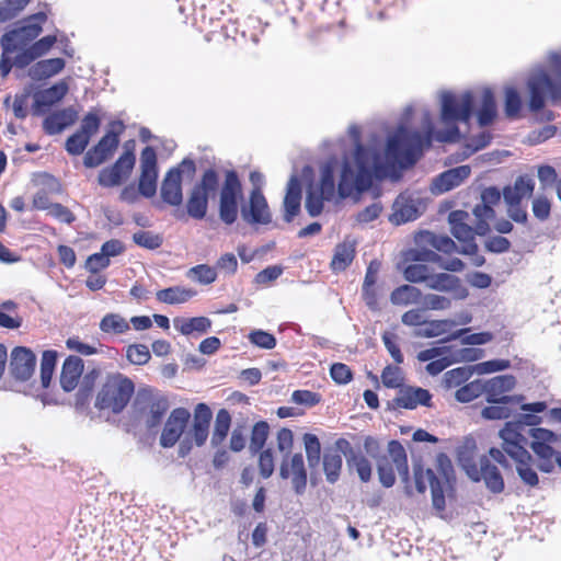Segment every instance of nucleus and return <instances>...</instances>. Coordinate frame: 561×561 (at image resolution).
<instances>
[{
  "label": "nucleus",
  "instance_id": "nucleus-17",
  "mask_svg": "<svg viewBox=\"0 0 561 561\" xmlns=\"http://www.w3.org/2000/svg\"><path fill=\"white\" fill-rule=\"evenodd\" d=\"M136 158L131 151H125L116 162L108 168H104L99 173V184L103 187H115L126 180L135 165Z\"/></svg>",
  "mask_w": 561,
  "mask_h": 561
},
{
  "label": "nucleus",
  "instance_id": "nucleus-23",
  "mask_svg": "<svg viewBox=\"0 0 561 561\" xmlns=\"http://www.w3.org/2000/svg\"><path fill=\"white\" fill-rule=\"evenodd\" d=\"M211 411L205 403H198L194 410L193 425L186 433L197 446H203L208 438Z\"/></svg>",
  "mask_w": 561,
  "mask_h": 561
},
{
  "label": "nucleus",
  "instance_id": "nucleus-5",
  "mask_svg": "<svg viewBox=\"0 0 561 561\" xmlns=\"http://www.w3.org/2000/svg\"><path fill=\"white\" fill-rule=\"evenodd\" d=\"M520 410L523 413L514 421L506 422L500 431L502 447H528L527 427L534 428L542 423V417L538 414L547 410V403L545 401L524 403Z\"/></svg>",
  "mask_w": 561,
  "mask_h": 561
},
{
  "label": "nucleus",
  "instance_id": "nucleus-44",
  "mask_svg": "<svg viewBox=\"0 0 561 561\" xmlns=\"http://www.w3.org/2000/svg\"><path fill=\"white\" fill-rule=\"evenodd\" d=\"M469 331V328L457 330L456 332L450 334L445 341H451L461 337V344L463 345H483L493 340V334L490 332L467 334Z\"/></svg>",
  "mask_w": 561,
  "mask_h": 561
},
{
  "label": "nucleus",
  "instance_id": "nucleus-16",
  "mask_svg": "<svg viewBox=\"0 0 561 561\" xmlns=\"http://www.w3.org/2000/svg\"><path fill=\"white\" fill-rule=\"evenodd\" d=\"M140 178L138 190L139 194L149 198L157 192V153L152 147H146L140 154Z\"/></svg>",
  "mask_w": 561,
  "mask_h": 561
},
{
  "label": "nucleus",
  "instance_id": "nucleus-22",
  "mask_svg": "<svg viewBox=\"0 0 561 561\" xmlns=\"http://www.w3.org/2000/svg\"><path fill=\"white\" fill-rule=\"evenodd\" d=\"M427 288L447 293L454 300H463L469 296L468 288L462 284L461 279L447 273L432 274L427 280Z\"/></svg>",
  "mask_w": 561,
  "mask_h": 561
},
{
  "label": "nucleus",
  "instance_id": "nucleus-40",
  "mask_svg": "<svg viewBox=\"0 0 561 561\" xmlns=\"http://www.w3.org/2000/svg\"><path fill=\"white\" fill-rule=\"evenodd\" d=\"M169 409V402L164 397L153 398L148 405L146 414V425L148 428H153L160 425L165 412Z\"/></svg>",
  "mask_w": 561,
  "mask_h": 561
},
{
  "label": "nucleus",
  "instance_id": "nucleus-19",
  "mask_svg": "<svg viewBox=\"0 0 561 561\" xmlns=\"http://www.w3.org/2000/svg\"><path fill=\"white\" fill-rule=\"evenodd\" d=\"M190 419L191 413L188 412L187 409H174L170 413L164 424L163 431L160 436V445L164 448L173 447L184 433Z\"/></svg>",
  "mask_w": 561,
  "mask_h": 561
},
{
  "label": "nucleus",
  "instance_id": "nucleus-56",
  "mask_svg": "<svg viewBox=\"0 0 561 561\" xmlns=\"http://www.w3.org/2000/svg\"><path fill=\"white\" fill-rule=\"evenodd\" d=\"M454 299L447 296L437 295V294H426L423 295L422 302L424 309L428 310H447L451 308V301Z\"/></svg>",
  "mask_w": 561,
  "mask_h": 561
},
{
  "label": "nucleus",
  "instance_id": "nucleus-43",
  "mask_svg": "<svg viewBox=\"0 0 561 561\" xmlns=\"http://www.w3.org/2000/svg\"><path fill=\"white\" fill-rule=\"evenodd\" d=\"M231 424V416L225 409L218 411L215 420L214 432L211 435V445H220L228 435Z\"/></svg>",
  "mask_w": 561,
  "mask_h": 561
},
{
  "label": "nucleus",
  "instance_id": "nucleus-39",
  "mask_svg": "<svg viewBox=\"0 0 561 561\" xmlns=\"http://www.w3.org/2000/svg\"><path fill=\"white\" fill-rule=\"evenodd\" d=\"M455 327L456 321H454L453 319L426 321L424 327L419 328L414 331V335L417 337L426 339L436 337L448 333Z\"/></svg>",
  "mask_w": 561,
  "mask_h": 561
},
{
  "label": "nucleus",
  "instance_id": "nucleus-38",
  "mask_svg": "<svg viewBox=\"0 0 561 561\" xmlns=\"http://www.w3.org/2000/svg\"><path fill=\"white\" fill-rule=\"evenodd\" d=\"M196 295V291L182 286H173L157 291L156 297L160 302L168 305H180L188 301Z\"/></svg>",
  "mask_w": 561,
  "mask_h": 561
},
{
  "label": "nucleus",
  "instance_id": "nucleus-3",
  "mask_svg": "<svg viewBox=\"0 0 561 561\" xmlns=\"http://www.w3.org/2000/svg\"><path fill=\"white\" fill-rule=\"evenodd\" d=\"M46 21V12L39 11L25 18L19 27L5 32L2 35L0 41L2 48L0 59V75L2 78H5L12 69L10 55L18 51L19 49L28 47L30 43L37 38L42 33L43 24Z\"/></svg>",
  "mask_w": 561,
  "mask_h": 561
},
{
  "label": "nucleus",
  "instance_id": "nucleus-8",
  "mask_svg": "<svg viewBox=\"0 0 561 561\" xmlns=\"http://www.w3.org/2000/svg\"><path fill=\"white\" fill-rule=\"evenodd\" d=\"M219 185V178L214 169H207L201 181L196 183L187 199V214L194 219H203L208 208V198L214 194Z\"/></svg>",
  "mask_w": 561,
  "mask_h": 561
},
{
  "label": "nucleus",
  "instance_id": "nucleus-59",
  "mask_svg": "<svg viewBox=\"0 0 561 561\" xmlns=\"http://www.w3.org/2000/svg\"><path fill=\"white\" fill-rule=\"evenodd\" d=\"M511 362L508 359H491L479 363L473 366V370L479 375L491 374L510 368Z\"/></svg>",
  "mask_w": 561,
  "mask_h": 561
},
{
  "label": "nucleus",
  "instance_id": "nucleus-12",
  "mask_svg": "<svg viewBox=\"0 0 561 561\" xmlns=\"http://www.w3.org/2000/svg\"><path fill=\"white\" fill-rule=\"evenodd\" d=\"M124 128V124L121 121L111 123V129L94 147L87 151L83 158V164L87 168H95L107 160L117 149L119 135L123 133Z\"/></svg>",
  "mask_w": 561,
  "mask_h": 561
},
{
  "label": "nucleus",
  "instance_id": "nucleus-61",
  "mask_svg": "<svg viewBox=\"0 0 561 561\" xmlns=\"http://www.w3.org/2000/svg\"><path fill=\"white\" fill-rule=\"evenodd\" d=\"M101 125L99 115L94 112H89L81 121V125L78 131L88 136L89 139L98 133Z\"/></svg>",
  "mask_w": 561,
  "mask_h": 561
},
{
  "label": "nucleus",
  "instance_id": "nucleus-2",
  "mask_svg": "<svg viewBox=\"0 0 561 561\" xmlns=\"http://www.w3.org/2000/svg\"><path fill=\"white\" fill-rule=\"evenodd\" d=\"M547 60L553 72V78L541 67L531 70L527 78L528 107L534 113L543 108L546 96L553 102L561 101V49L550 51Z\"/></svg>",
  "mask_w": 561,
  "mask_h": 561
},
{
  "label": "nucleus",
  "instance_id": "nucleus-18",
  "mask_svg": "<svg viewBox=\"0 0 561 561\" xmlns=\"http://www.w3.org/2000/svg\"><path fill=\"white\" fill-rule=\"evenodd\" d=\"M241 216L250 225H267L272 221L267 201L260 187L251 191L248 205L241 208Z\"/></svg>",
  "mask_w": 561,
  "mask_h": 561
},
{
  "label": "nucleus",
  "instance_id": "nucleus-1",
  "mask_svg": "<svg viewBox=\"0 0 561 561\" xmlns=\"http://www.w3.org/2000/svg\"><path fill=\"white\" fill-rule=\"evenodd\" d=\"M473 95L470 91L440 93V121L444 129L435 133L428 111L422 117V131L410 130L403 125L388 136L383 152L381 146L373 142L360 144V129L348 127V136L354 152L348 157L343 151L337 193L341 198L350 197L354 192L363 193L370 188L374 179L382 180L393 175L398 169L413 167L422 157L424 149L430 148L432 140L456 142L460 139L458 123H468L472 115ZM345 139L336 144L344 150ZM339 164L337 157H330L320 167V181L317 186L310 185L307 191L305 207L311 217L319 216L325 201L335 196L334 172Z\"/></svg>",
  "mask_w": 561,
  "mask_h": 561
},
{
  "label": "nucleus",
  "instance_id": "nucleus-7",
  "mask_svg": "<svg viewBox=\"0 0 561 561\" xmlns=\"http://www.w3.org/2000/svg\"><path fill=\"white\" fill-rule=\"evenodd\" d=\"M394 468L403 482L409 481V466L404 447L398 440L388 444V455L377 461V472L380 483L391 488L396 482Z\"/></svg>",
  "mask_w": 561,
  "mask_h": 561
},
{
  "label": "nucleus",
  "instance_id": "nucleus-57",
  "mask_svg": "<svg viewBox=\"0 0 561 561\" xmlns=\"http://www.w3.org/2000/svg\"><path fill=\"white\" fill-rule=\"evenodd\" d=\"M89 142L88 136L77 130L67 139L65 148L69 154L79 156L85 150Z\"/></svg>",
  "mask_w": 561,
  "mask_h": 561
},
{
  "label": "nucleus",
  "instance_id": "nucleus-55",
  "mask_svg": "<svg viewBox=\"0 0 561 561\" xmlns=\"http://www.w3.org/2000/svg\"><path fill=\"white\" fill-rule=\"evenodd\" d=\"M473 215L478 219L477 233L481 236L485 234L489 231V225L486 220L494 217L493 208L490 205L481 202L474 206Z\"/></svg>",
  "mask_w": 561,
  "mask_h": 561
},
{
  "label": "nucleus",
  "instance_id": "nucleus-52",
  "mask_svg": "<svg viewBox=\"0 0 561 561\" xmlns=\"http://www.w3.org/2000/svg\"><path fill=\"white\" fill-rule=\"evenodd\" d=\"M404 278L411 283H425L427 285L428 278L432 276L431 270L427 265L415 262L414 264L408 265L403 270Z\"/></svg>",
  "mask_w": 561,
  "mask_h": 561
},
{
  "label": "nucleus",
  "instance_id": "nucleus-37",
  "mask_svg": "<svg viewBox=\"0 0 561 561\" xmlns=\"http://www.w3.org/2000/svg\"><path fill=\"white\" fill-rule=\"evenodd\" d=\"M422 298V291L412 285H401L390 295V301L394 306L419 305Z\"/></svg>",
  "mask_w": 561,
  "mask_h": 561
},
{
  "label": "nucleus",
  "instance_id": "nucleus-35",
  "mask_svg": "<svg viewBox=\"0 0 561 561\" xmlns=\"http://www.w3.org/2000/svg\"><path fill=\"white\" fill-rule=\"evenodd\" d=\"M496 117V103L493 91L484 88L481 93V104L477 112L478 124L481 127L489 126Z\"/></svg>",
  "mask_w": 561,
  "mask_h": 561
},
{
  "label": "nucleus",
  "instance_id": "nucleus-50",
  "mask_svg": "<svg viewBox=\"0 0 561 561\" xmlns=\"http://www.w3.org/2000/svg\"><path fill=\"white\" fill-rule=\"evenodd\" d=\"M57 363V352L55 351H45L42 356L41 363V382L42 388L46 389L49 387L53 374L55 370V366Z\"/></svg>",
  "mask_w": 561,
  "mask_h": 561
},
{
  "label": "nucleus",
  "instance_id": "nucleus-41",
  "mask_svg": "<svg viewBox=\"0 0 561 561\" xmlns=\"http://www.w3.org/2000/svg\"><path fill=\"white\" fill-rule=\"evenodd\" d=\"M343 459L339 451H327L323 455V470L329 483H335L341 473Z\"/></svg>",
  "mask_w": 561,
  "mask_h": 561
},
{
  "label": "nucleus",
  "instance_id": "nucleus-15",
  "mask_svg": "<svg viewBox=\"0 0 561 561\" xmlns=\"http://www.w3.org/2000/svg\"><path fill=\"white\" fill-rule=\"evenodd\" d=\"M433 396L426 389L405 385L398 390L396 397L388 401L389 410L407 409L414 410L417 407H432Z\"/></svg>",
  "mask_w": 561,
  "mask_h": 561
},
{
  "label": "nucleus",
  "instance_id": "nucleus-60",
  "mask_svg": "<svg viewBox=\"0 0 561 561\" xmlns=\"http://www.w3.org/2000/svg\"><path fill=\"white\" fill-rule=\"evenodd\" d=\"M126 356L135 365H144L150 359L149 348L144 344L130 345L127 348Z\"/></svg>",
  "mask_w": 561,
  "mask_h": 561
},
{
  "label": "nucleus",
  "instance_id": "nucleus-10",
  "mask_svg": "<svg viewBox=\"0 0 561 561\" xmlns=\"http://www.w3.org/2000/svg\"><path fill=\"white\" fill-rule=\"evenodd\" d=\"M460 461L466 473L472 481L479 482L483 480L486 489L495 494L504 490L503 477L488 456H481L478 463L465 458H461Z\"/></svg>",
  "mask_w": 561,
  "mask_h": 561
},
{
  "label": "nucleus",
  "instance_id": "nucleus-6",
  "mask_svg": "<svg viewBox=\"0 0 561 561\" xmlns=\"http://www.w3.org/2000/svg\"><path fill=\"white\" fill-rule=\"evenodd\" d=\"M134 390V383L127 377L121 374L108 375L98 392L95 408L119 413L129 402Z\"/></svg>",
  "mask_w": 561,
  "mask_h": 561
},
{
  "label": "nucleus",
  "instance_id": "nucleus-29",
  "mask_svg": "<svg viewBox=\"0 0 561 561\" xmlns=\"http://www.w3.org/2000/svg\"><path fill=\"white\" fill-rule=\"evenodd\" d=\"M390 220L396 225L415 220L420 216L419 201L401 194L393 204Z\"/></svg>",
  "mask_w": 561,
  "mask_h": 561
},
{
  "label": "nucleus",
  "instance_id": "nucleus-64",
  "mask_svg": "<svg viewBox=\"0 0 561 561\" xmlns=\"http://www.w3.org/2000/svg\"><path fill=\"white\" fill-rule=\"evenodd\" d=\"M216 271L218 270L220 273L225 275H233L238 268V260L233 253H225L222 254L216 263Z\"/></svg>",
  "mask_w": 561,
  "mask_h": 561
},
{
  "label": "nucleus",
  "instance_id": "nucleus-51",
  "mask_svg": "<svg viewBox=\"0 0 561 561\" xmlns=\"http://www.w3.org/2000/svg\"><path fill=\"white\" fill-rule=\"evenodd\" d=\"M270 426L265 421H260L254 424L250 439V451L257 454L261 451L266 443Z\"/></svg>",
  "mask_w": 561,
  "mask_h": 561
},
{
  "label": "nucleus",
  "instance_id": "nucleus-21",
  "mask_svg": "<svg viewBox=\"0 0 561 561\" xmlns=\"http://www.w3.org/2000/svg\"><path fill=\"white\" fill-rule=\"evenodd\" d=\"M502 448L515 461L516 471L522 481L529 486H536L539 478L534 467L533 456L527 450V447L513 446Z\"/></svg>",
  "mask_w": 561,
  "mask_h": 561
},
{
  "label": "nucleus",
  "instance_id": "nucleus-54",
  "mask_svg": "<svg viewBox=\"0 0 561 561\" xmlns=\"http://www.w3.org/2000/svg\"><path fill=\"white\" fill-rule=\"evenodd\" d=\"M481 394H483L482 380L478 379L460 387L456 391L455 398L459 402L467 403L480 397Z\"/></svg>",
  "mask_w": 561,
  "mask_h": 561
},
{
  "label": "nucleus",
  "instance_id": "nucleus-33",
  "mask_svg": "<svg viewBox=\"0 0 561 561\" xmlns=\"http://www.w3.org/2000/svg\"><path fill=\"white\" fill-rule=\"evenodd\" d=\"M65 66L66 61L62 58L43 59L28 68L27 76L35 81L46 80L60 73Z\"/></svg>",
  "mask_w": 561,
  "mask_h": 561
},
{
  "label": "nucleus",
  "instance_id": "nucleus-53",
  "mask_svg": "<svg viewBox=\"0 0 561 561\" xmlns=\"http://www.w3.org/2000/svg\"><path fill=\"white\" fill-rule=\"evenodd\" d=\"M133 241L140 248L156 250L163 243L160 234L152 231L140 230L133 234Z\"/></svg>",
  "mask_w": 561,
  "mask_h": 561
},
{
  "label": "nucleus",
  "instance_id": "nucleus-13",
  "mask_svg": "<svg viewBox=\"0 0 561 561\" xmlns=\"http://www.w3.org/2000/svg\"><path fill=\"white\" fill-rule=\"evenodd\" d=\"M279 477L284 480H290L296 494L301 495L307 488V469L301 453L293 455H283L279 466Z\"/></svg>",
  "mask_w": 561,
  "mask_h": 561
},
{
  "label": "nucleus",
  "instance_id": "nucleus-4",
  "mask_svg": "<svg viewBox=\"0 0 561 561\" xmlns=\"http://www.w3.org/2000/svg\"><path fill=\"white\" fill-rule=\"evenodd\" d=\"M454 478V468L450 459L445 454H439L436 458V471L433 469L424 470L421 466L414 467V480L416 490L424 493L427 483L431 488L433 506L443 511L445 508V488Z\"/></svg>",
  "mask_w": 561,
  "mask_h": 561
},
{
  "label": "nucleus",
  "instance_id": "nucleus-42",
  "mask_svg": "<svg viewBox=\"0 0 561 561\" xmlns=\"http://www.w3.org/2000/svg\"><path fill=\"white\" fill-rule=\"evenodd\" d=\"M129 329V322L118 313H107L100 322V330L107 334H123Z\"/></svg>",
  "mask_w": 561,
  "mask_h": 561
},
{
  "label": "nucleus",
  "instance_id": "nucleus-26",
  "mask_svg": "<svg viewBox=\"0 0 561 561\" xmlns=\"http://www.w3.org/2000/svg\"><path fill=\"white\" fill-rule=\"evenodd\" d=\"M69 87L65 80L53 84L51 87L34 94L32 112L34 115H41L45 108L61 101L68 93Z\"/></svg>",
  "mask_w": 561,
  "mask_h": 561
},
{
  "label": "nucleus",
  "instance_id": "nucleus-36",
  "mask_svg": "<svg viewBox=\"0 0 561 561\" xmlns=\"http://www.w3.org/2000/svg\"><path fill=\"white\" fill-rule=\"evenodd\" d=\"M416 243L422 245H430L435 250L444 253H453L456 250V243L447 236L436 234L430 231L420 232L415 237Z\"/></svg>",
  "mask_w": 561,
  "mask_h": 561
},
{
  "label": "nucleus",
  "instance_id": "nucleus-62",
  "mask_svg": "<svg viewBox=\"0 0 561 561\" xmlns=\"http://www.w3.org/2000/svg\"><path fill=\"white\" fill-rule=\"evenodd\" d=\"M259 471L262 478H270L275 469L274 455L271 449L259 451Z\"/></svg>",
  "mask_w": 561,
  "mask_h": 561
},
{
  "label": "nucleus",
  "instance_id": "nucleus-20",
  "mask_svg": "<svg viewBox=\"0 0 561 561\" xmlns=\"http://www.w3.org/2000/svg\"><path fill=\"white\" fill-rule=\"evenodd\" d=\"M516 379L512 375H501L486 381L482 380L483 393L489 403H512L519 398L515 396H505L504 393L514 389Z\"/></svg>",
  "mask_w": 561,
  "mask_h": 561
},
{
  "label": "nucleus",
  "instance_id": "nucleus-25",
  "mask_svg": "<svg viewBox=\"0 0 561 561\" xmlns=\"http://www.w3.org/2000/svg\"><path fill=\"white\" fill-rule=\"evenodd\" d=\"M36 357L26 347H15L11 353L10 369L14 378L27 380L34 373Z\"/></svg>",
  "mask_w": 561,
  "mask_h": 561
},
{
  "label": "nucleus",
  "instance_id": "nucleus-14",
  "mask_svg": "<svg viewBox=\"0 0 561 561\" xmlns=\"http://www.w3.org/2000/svg\"><path fill=\"white\" fill-rule=\"evenodd\" d=\"M469 214L463 210H454L448 216L450 231L453 236L461 243L460 252L463 254H473L478 247L474 241L477 228L473 229L467 224Z\"/></svg>",
  "mask_w": 561,
  "mask_h": 561
},
{
  "label": "nucleus",
  "instance_id": "nucleus-32",
  "mask_svg": "<svg viewBox=\"0 0 561 561\" xmlns=\"http://www.w3.org/2000/svg\"><path fill=\"white\" fill-rule=\"evenodd\" d=\"M83 373V360L78 356H69L62 365L60 386L66 392L72 391Z\"/></svg>",
  "mask_w": 561,
  "mask_h": 561
},
{
  "label": "nucleus",
  "instance_id": "nucleus-30",
  "mask_svg": "<svg viewBox=\"0 0 561 561\" xmlns=\"http://www.w3.org/2000/svg\"><path fill=\"white\" fill-rule=\"evenodd\" d=\"M77 117L78 112L71 106L56 111L44 119V130L48 135H57L72 125Z\"/></svg>",
  "mask_w": 561,
  "mask_h": 561
},
{
  "label": "nucleus",
  "instance_id": "nucleus-48",
  "mask_svg": "<svg viewBox=\"0 0 561 561\" xmlns=\"http://www.w3.org/2000/svg\"><path fill=\"white\" fill-rule=\"evenodd\" d=\"M381 382L386 388L398 389L404 387V373L398 366L387 365L381 373Z\"/></svg>",
  "mask_w": 561,
  "mask_h": 561
},
{
  "label": "nucleus",
  "instance_id": "nucleus-28",
  "mask_svg": "<svg viewBox=\"0 0 561 561\" xmlns=\"http://www.w3.org/2000/svg\"><path fill=\"white\" fill-rule=\"evenodd\" d=\"M284 220L291 222L299 214L301 207V185L298 176L293 174L287 183L286 194L283 202Z\"/></svg>",
  "mask_w": 561,
  "mask_h": 561
},
{
  "label": "nucleus",
  "instance_id": "nucleus-49",
  "mask_svg": "<svg viewBox=\"0 0 561 561\" xmlns=\"http://www.w3.org/2000/svg\"><path fill=\"white\" fill-rule=\"evenodd\" d=\"M473 371V367L454 368L444 374L443 383L447 389L457 388L466 382Z\"/></svg>",
  "mask_w": 561,
  "mask_h": 561
},
{
  "label": "nucleus",
  "instance_id": "nucleus-11",
  "mask_svg": "<svg viewBox=\"0 0 561 561\" xmlns=\"http://www.w3.org/2000/svg\"><path fill=\"white\" fill-rule=\"evenodd\" d=\"M195 172V163L186 158L178 167L168 171L161 184V198L164 203L179 206L183 201L182 175L186 173L192 176Z\"/></svg>",
  "mask_w": 561,
  "mask_h": 561
},
{
  "label": "nucleus",
  "instance_id": "nucleus-27",
  "mask_svg": "<svg viewBox=\"0 0 561 561\" xmlns=\"http://www.w3.org/2000/svg\"><path fill=\"white\" fill-rule=\"evenodd\" d=\"M470 173L471 169L468 165L449 169L434 179L432 191L436 194L448 192L459 186Z\"/></svg>",
  "mask_w": 561,
  "mask_h": 561
},
{
  "label": "nucleus",
  "instance_id": "nucleus-47",
  "mask_svg": "<svg viewBox=\"0 0 561 561\" xmlns=\"http://www.w3.org/2000/svg\"><path fill=\"white\" fill-rule=\"evenodd\" d=\"M186 276L202 285H209L213 284L217 278V271L215 266H210L207 264H199L196 266L191 267Z\"/></svg>",
  "mask_w": 561,
  "mask_h": 561
},
{
  "label": "nucleus",
  "instance_id": "nucleus-58",
  "mask_svg": "<svg viewBox=\"0 0 561 561\" xmlns=\"http://www.w3.org/2000/svg\"><path fill=\"white\" fill-rule=\"evenodd\" d=\"M405 260L412 261V262H420V263H422V262L438 263L439 261H442V256L438 255L433 250L425 249V248H419V249L410 250L407 253Z\"/></svg>",
  "mask_w": 561,
  "mask_h": 561
},
{
  "label": "nucleus",
  "instance_id": "nucleus-31",
  "mask_svg": "<svg viewBox=\"0 0 561 561\" xmlns=\"http://www.w3.org/2000/svg\"><path fill=\"white\" fill-rule=\"evenodd\" d=\"M173 327L183 335L199 336L210 330L211 320L207 317H176L173 319Z\"/></svg>",
  "mask_w": 561,
  "mask_h": 561
},
{
  "label": "nucleus",
  "instance_id": "nucleus-45",
  "mask_svg": "<svg viewBox=\"0 0 561 561\" xmlns=\"http://www.w3.org/2000/svg\"><path fill=\"white\" fill-rule=\"evenodd\" d=\"M504 112L507 118L515 119L519 117L523 101L519 92L514 87H506L504 90Z\"/></svg>",
  "mask_w": 561,
  "mask_h": 561
},
{
  "label": "nucleus",
  "instance_id": "nucleus-9",
  "mask_svg": "<svg viewBox=\"0 0 561 561\" xmlns=\"http://www.w3.org/2000/svg\"><path fill=\"white\" fill-rule=\"evenodd\" d=\"M241 196L242 186L237 172L227 171L219 194V218L226 225H232L237 220Z\"/></svg>",
  "mask_w": 561,
  "mask_h": 561
},
{
  "label": "nucleus",
  "instance_id": "nucleus-63",
  "mask_svg": "<svg viewBox=\"0 0 561 561\" xmlns=\"http://www.w3.org/2000/svg\"><path fill=\"white\" fill-rule=\"evenodd\" d=\"M331 378L339 385H346L353 378L351 368L343 363H335L330 368Z\"/></svg>",
  "mask_w": 561,
  "mask_h": 561
},
{
  "label": "nucleus",
  "instance_id": "nucleus-46",
  "mask_svg": "<svg viewBox=\"0 0 561 561\" xmlns=\"http://www.w3.org/2000/svg\"><path fill=\"white\" fill-rule=\"evenodd\" d=\"M304 445L308 466L313 469L319 466L321 459V444L319 438L311 433L304 435Z\"/></svg>",
  "mask_w": 561,
  "mask_h": 561
},
{
  "label": "nucleus",
  "instance_id": "nucleus-34",
  "mask_svg": "<svg viewBox=\"0 0 561 561\" xmlns=\"http://www.w3.org/2000/svg\"><path fill=\"white\" fill-rule=\"evenodd\" d=\"M356 253V242L352 239H345L336 244L331 261V268L334 273L345 271L353 262Z\"/></svg>",
  "mask_w": 561,
  "mask_h": 561
},
{
  "label": "nucleus",
  "instance_id": "nucleus-24",
  "mask_svg": "<svg viewBox=\"0 0 561 561\" xmlns=\"http://www.w3.org/2000/svg\"><path fill=\"white\" fill-rule=\"evenodd\" d=\"M336 446L346 457L350 469H354L363 482H368L371 478V463L368 458L362 451L352 449L344 438L339 439Z\"/></svg>",
  "mask_w": 561,
  "mask_h": 561
}]
</instances>
